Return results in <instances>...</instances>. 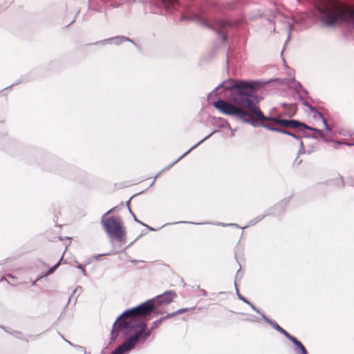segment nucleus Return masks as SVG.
I'll return each instance as SVG.
<instances>
[{
  "mask_svg": "<svg viewBox=\"0 0 354 354\" xmlns=\"http://www.w3.org/2000/svg\"><path fill=\"white\" fill-rule=\"evenodd\" d=\"M155 308L153 300L151 299L122 313L113 324L109 344L114 342L118 337L119 335L118 329H125L129 326V323L124 321V318H133L135 316L145 315L153 310Z\"/></svg>",
  "mask_w": 354,
  "mask_h": 354,
  "instance_id": "20e7f679",
  "label": "nucleus"
},
{
  "mask_svg": "<svg viewBox=\"0 0 354 354\" xmlns=\"http://www.w3.org/2000/svg\"><path fill=\"white\" fill-rule=\"evenodd\" d=\"M77 268L82 270L84 275H86V270L83 268V267L81 265H79Z\"/></svg>",
  "mask_w": 354,
  "mask_h": 354,
  "instance_id": "cd10ccee",
  "label": "nucleus"
},
{
  "mask_svg": "<svg viewBox=\"0 0 354 354\" xmlns=\"http://www.w3.org/2000/svg\"><path fill=\"white\" fill-rule=\"evenodd\" d=\"M193 20H196L201 26L209 27V24L205 19L201 16L196 15L194 17Z\"/></svg>",
  "mask_w": 354,
  "mask_h": 354,
  "instance_id": "4468645a",
  "label": "nucleus"
},
{
  "mask_svg": "<svg viewBox=\"0 0 354 354\" xmlns=\"http://www.w3.org/2000/svg\"><path fill=\"white\" fill-rule=\"evenodd\" d=\"M310 113L313 118L316 120H321L324 126V129L326 131L330 132L331 128L328 125L326 119L323 114L319 112L315 107H310Z\"/></svg>",
  "mask_w": 354,
  "mask_h": 354,
  "instance_id": "1a4fd4ad",
  "label": "nucleus"
},
{
  "mask_svg": "<svg viewBox=\"0 0 354 354\" xmlns=\"http://www.w3.org/2000/svg\"><path fill=\"white\" fill-rule=\"evenodd\" d=\"M136 326L139 330L130 336L122 344L115 348L111 354H123L132 350L140 338L146 340L153 331L151 328H147V324L144 322H138Z\"/></svg>",
  "mask_w": 354,
  "mask_h": 354,
  "instance_id": "423d86ee",
  "label": "nucleus"
},
{
  "mask_svg": "<svg viewBox=\"0 0 354 354\" xmlns=\"http://www.w3.org/2000/svg\"><path fill=\"white\" fill-rule=\"evenodd\" d=\"M263 218V216H261V218H259L258 219V221H257L255 223H257V222H258L259 221L261 220V218Z\"/></svg>",
  "mask_w": 354,
  "mask_h": 354,
  "instance_id": "72a5a7b5",
  "label": "nucleus"
},
{
  "mask_svg": "<svg viewBox=\"0 0 354 354\" xmlns=\"http://www.w3.org/2000/svg\"><path fill=\"white\" fill-rule=\"evenodd\" d=\"M302 127L306 129H309V130H311V131H315L316 130V128H313V127H309L308 125H306V124L303 123V125Z\"/></svg>",
  "mask_w": 354,
  "mask_h": 354,
  "instance_id": "b1692460",
  "label": "nucleus"
},
{
  "mask_svg": "<svg viewBox=\"0 0 354 354\" xmlns=\"http://www.w3.org/2000/svg\"><path fill=\"white\" fill-rule=\"evenodd\" d=\"M214 133V131L212 132L211 133H209L208 136H207L205 138H204L203 140H201V141H199L197 144H196L195 145H194L193 147H192L187 151H186L185 153H184L181 156H180L176 160H175L173 163H171L169 167H171L173 166L174 165H175L178 161H179L182 158H183L184 156H185L187 154H188L192 150H193L194 149H195L196 147H198L200 144H201L203 141H205V140L208 139L212 135H213V133Z\"/></svg>",
  "mask_w": 354,
  "mask_h": 354,
  "instance_id": "ddd939ff",
  "label": "nucleus"
},
{
  "mask_svg": "<svg viewBox=\"0 0 354 354\" xmlns=\"http://www.w3.org/2000/svg\"><path fill=\"white\" fill-rule=\"evenodd\" d=\"M288 339L295 346V351L297 354H308L304 345L296 337L291 335Z\"/></svg>",
  "mask_w": 354,
  "mask_h": 354,
  "instance_id": "9b49d317",
  "label": "nucleus"
},
{
  "mask_svg": "<svg viewBox=\"0 0 354 354\" xmlns=\"http://www.w3.org/2000/svg\"><path fill=\"white\" fill-rule=\"evenodd\" d=\"M65 341H66L68 344H69L70 345H71V346H74V347H75V348H78V349H80V350H81V351H84V350H85V348H84V347L81 346H74V345H73L71 342H69V341H68V340H66V339H65Z\"/></svg>",
  "mask_w": 354,
  "mask_h": 354,
  "instance_id": "5701e85b",
  "label": "nucleus"
},
{
  "mask_svg": "<svg viewBox=\"0 0 354 354\" xmlns=\"http://www.w3.org/2000/svg\"><path fill=\"white\" fill-rule=\"evenodd\" d=\"M234 285H235V287H236V293H237V296H238V297H239L241 300H242V301H243L244 302H245V303H247V304H248V301H247V300H246V299H245L242 295H241L239 293V292H238V289L236 288V283H234Z\"/></svg>",
  "mask_w": 354,
  "mask_h": 354,
  "instance_id": "4be33fe9",
  "label": "nucleus"
},
{
  "mask_svg": "<svg viewBox=\"0 0 354 354\" xmlns=\"http://www.w3.org/2000/svg\"><path fill=\"white\" fill-rule=\"evenodd\" d=\"M62 259V258H61L59 261L49 270L48 273H53L54 272V270L59 266Z\"/></svg>",
  "mask_w": 354,
  "mask_h": 354,
  "instance_id": "aec40b11",
  "label": "nucleus"
},
{
  "mask_svg": "<svg viewBox=\"0 0 354 354\" xmlns=\"http://www.w3.org/2000/svg\"><path fill=\"white\" fill-rule=\"evenodd\" d=\"M129 211L133 214L132 212L131 211V209L129 207Z\"/></svg>",
  "mask_w": 354,
  "mask_h": 354,
  "instance_id": "f704fd0d",
  "label": "nucleus"
},
{
  "mask_svg": "<svg viewBox=\"0 0 354 354\" xmlns=\"http://www.w3.org/2000/svg\"><path fill=\"white\" fill-rule=\"evenodd\" d=\"M176 4V0H158L151 2V10L155 14H162L169 6L174 8Z\"/></svg>",
  "mask_w": 354,
  "mask_h": 354,
  "instance_id": "0eeeda50",
  "label": "nucleus"
},
{
  "mask_svg": "<svg viewBox=\"0 0 354 354\" xmlns=\"http://www.w3.org/2000/svg\"><path fill=\"white\" fill-rule=\"evenodd\" d=\"M113 210V209H111L103 214L101 223L110 238H115L118 241L124 243L127 234L120 217L118 216L106 217Z\"/></svg>",
  "mask_w": 354,
  "mask_h": 354,
  "instance_id": "39448f33",
  "label": "nucleus"
},
{
  "mask_svg": "<svg viewBox=\"0 0 354 354\" xmlns=\"http://www.w3.org/2000/svg\"><path fill=\"white\" fill-rule=\"evenodd\" d=\"M221 225H223V226H225V225H233V226H236V227H238V225L236 224H224V223H221L220 224Z\"/></svg>",
  "mask_w": 354,
  "mask_h": 354,
  "instance_id": "c756f323",
  "label": "nucleus"
},
{
  "mask_svg": "<svg viewBox=\"0 0 354 354\" xmlns=\"http://www.w3.org/2000/svg\"><path fill=\"white\" fill-rule=\"evenodd\" d=\"M291 30H292V26H289L288 28V38H287L286 42H288L290 39Z\"/></svg>",
  "mask_w": 354,
  "mask_h": 354,
  "instance_id": "393cba45",
  "label": "nucleus"
},
{
  "mask_svg": "<svg viewBox=\"0 0 354 354\" xmlns=\"http://www.w3.org/2000/svg\"><path fill=\"white\" fill-rule=\"evenodd\" d=\"M274 131H276V132H279V133H283V134H286V135H289L296 139H298V137L296 136L295 134L292 133L291 132L287 131V130H285V129H280V128H276V129H274Z\"/></svg>",
  "mask_w": 354,
  "mask_h": 354,
  "instance_id": "dca6fc26",
  "label": "nucleus"
},
{
  "mask_svg": "<svg viewBox=\"0 0 354 354\" xmlns=\"http://www.w3.org/2000/svg\"><path fill=\"white\" fill-rule=\"evenodd\" d=\"M248 304L251 306V308H252L254 311H256L257 313H259V310H257V309L255 308V306H254V305H252V304L251 303H250L249 301H248Z\"/></svg>",
  "mask_w": 354,
  "mask_h": 354,
  "instance_id": "c85d7f7f",
  "label": "nucleus"
},
{
  "mask_svg": "<svg viewBox=\"0 0 354 354\" xmlns=\"http://www.w3.org/2000/svg\"><path fill=\"white\" fill-rule=\"evenodd\" d=\"M214 106L222 113L227 115L235 116L243 122L249 123L254 127L261 126L272 131H274V129H276L277 128L274 127L275 124H273L272 122H270V123H263V122L264 121L257 119L255 114H254V116L252 115V113L251 114L249 113L246 111L242 109V106L239 105L236 106L225 100H218L214 102Z\"/></svg>",
  "mask_w": 354,
  "mask_h": 354,
  "instance_id": "7ed1b4c3",
  "label": "nucleus"
},
{
  "mask_svg": "<svg viewBox=\"0 0 354 354\" xmlns=\"http://www.w3.org/2000/svg\"><path fill=\"white\" fill-rule=\"evenodd\" d=\"M124 41H131L130 39H129L127 37H112V38H110V39L104 40L103 41V43H104V44H115V45H118V44H121Z\"/></svg>",
  "mask_w": 354,
  "mask_h": 354,
  "instance_id": "f8f14e48",
  "label": "nucleus"
},
{
  "mask_svg": "<svg viewBox=\"0 0 354 354\" xmlns=\"http://www.w3.org/2000/svg\"><path fill=\"white\" fill-rule=\"evenodd\" d=\"M317 133V136L324 139V132L323 131L320 130V129H316V130L315 131Z\"/></svg>",
  "mask_w": 354,
  "mask_h": 354,
  "instance_id": "412c9836",
  "label": "nucleus"
},
{
  "mask_svg": "<svg viewBox=\"0 0 354 354\" xmlns=\"http://www.w3.org/2000/svg\"><path fill=\"white\" fill-rule=\"evenodd\" d=\"M167 316L164 317H162L158 320H156L154 321L153 323H152V326H151V329L152 330H154L155 328H156L162 322V320L167 319Z\"/></svg>",
  "mask_w": 354,
  "mask_h": 354,
  "instance_id": "a211bd4d",
  "label": "nucleus"
},
{
  "mask_svg": "<svg viewBox=\"0 0 354 354\" xmlns=\"http://www.w3.org/2000/svg\"><path fill=\"white\" fill-rule=\"evenodd\" d=\"M133 216L134 220H135L136 222H138V223H140V224H142V225H143L146 226V225H145V224H143L142 223H141V222L138 221L137 220V218H136V217L135 216V215H134V214H133Z\"/></svg>",
  "mask_w": 354,
  "mask_h": 354,
  "instance_id": "7c9ffc66",
  "label": "nucleus"
},
{
  "mask_svg": "<svg viewBox=\"0 0 354 354\" xmlns=\"http://www.w3.org/2000/svg\"><path fill=\"white\" fill-rule=\"evenodd\" d=\"M254 82L238 80L230 87L229 100L236 105L248 109L250 113L255 114L259 120L272 122L273 124L289 128L290 120L269 118L263 115L258 106L257 97L254 94Z\"/></svg>",
  "mask_w": 354,
  "mask_h": 354,
  "instance_id": "f257e3e1",
  "label": "nucleus"
},
{
  "mask_svg": "<svg viewBox=\"0 0 354 354\" xmlns=\"http://www.w3.org/2000/svg\"><path fill=\"white\" fill-rule=\"evenodd\" d=\"M302 125L303 123L296 120H290L289 121V128H298L302 127Z\"/></svg>",
  "mask_w": 354,
  "mask_h": 354,
  "instance_id": "2eb2a0df",
  "label": "nucleus"
},
{
  "mask_svg": "<svg viewBox=\"0 0 354 354\" xmlns=\"http://www.w3.org/2000/svg\"><path fill=\"white\" fill-rule=\"evenodd\" d=\"M264 320L270 324L275 330H277L278 332L283 335L289 339V337L291 336L287 331H286L283 328H282L277 323L275 322H273L268 319L267 317H266L263 314H261Z\"/></svg>",
  "mask_w": 354,
  "mask_h": 354,
  "instance_id": "9d476101",
  "label": "nucleus"
},
{
  "mask_svg": "<svg viewBox=\"0 0 354 354\" xmlns=\"http://www.w3.org/2000/svg\"><path fill=\"white\" fill-rule=\"evenodd\" d=\"M302 103H303V104H304V106H307V107L309 109V110H310V107H313V106H311V105H310V104L307 101L304 100V101L302 102Z\"/></svg>",
  "mask_w": 354,
  "mask_h": 354,
  "instance_id": "a878e982",
  "label": "nucleus"
},
{
  "mask_svg": "<svg viewBox=\"0 0 354 354\" xmlns=\"http://www.w3.org/2000/svg\"><path fill=\"white\" fill-rule=\"evenodd\" d=\"M106 254H99V255H97V256H95V258L97 260L100 256L106 255Z\"/></svg>",
  "mask_w": 354,
  "mask_h": 354,
  "instance_id": "2f4dec72",
  "label": "nucleus"
},
{
  "mask_svg": "<svg viewBox=\"0 0 354 354\" xmlns=\"http://www.w3.org/2000/svg\"><path fill=\"white\" fill-rule=\"evenodd\" d=\"M176 296V294L171 291H167L165 293L156 296L155 298H153V304L155 307L157 306H161L165 304H168L170 303Z\"/></svg>",
  "mask_w": 354,
  "mask_h": 354,
  "instance_id": "6e6552de",
  "label": "nucleus"
},
{
  "mask_svg": "<svg viewBox=\"0 0 354 354\" xmlns=\"http://www.w3.org/2000/svg\"><path fill=\"white\" fill-rule=\"evenodd\" d=\"M318 11L321 21L327 26L345 22L354 27V7L346 6L335 0H323Z\"/></svg>",
  "mask_w": 354,
  "mask_h": 354,
  "instance_id": "f03ea898",
  "label": "nucleus"
},
{
  "mask_svg": "<svg viewBox=\"0 0 354 354\" xmlns=\"http://www.w3.org/2000/svg\"><path fill=\"white\" fill-rule=\"evenodd\" d=\"M221 86H222V85L221 84V85H219V86H216V88L215 89H216V90H217V89H218V88H219L220 87H221Z\"/></svg>",
  "mask_w": 354,
  "mask_h": 354,
  "instance_id": "473e14b6",
  "label": "nucleus"
},
{
  "mask_svg": "<svg viewBox=\"0 0 354 354\" xmlns=\"http://www.w3.org/2000/svg\"><path fill=\"white\" fill-rule=\"evenodd\" d=\"M199 292H200V295H202V296H204V297L207 295V292L205 290H203V289H201L199 290Z\"/></svg>",
  "mask_w": 354,
  "mask_h": 354,
  "instance_id": "bb28decb",
  "label": "nucleus"
},
{
  "mask_svg": "<svg viewBox=\"0 0 354 354\" xmlns=\"http://www.w3.org/2000/svg\"><path fill=\"white\" fill-rule=\"evenodd\" d=\"M221 26L223 27V29L221 30H220L218 33L220 35V37L222 38L223 40H225L226 37H225V34H224L225 26H224V25L223 24H221Z\"/></svg>",
  "mask_w": 354,
  "mask_h": 354,
  "instance_id": "6ab92c4d",
  "label": "nucleus"
},
{
  "mask_svg": "<svg viewBox=\"0 0 354 354\" xmlns=\"http://www.w3.org/2000/svg\"><path fill=\"white\" fill-rule=\"evenodd\" d=\"M189 310V308H180L178 309V310H176V312L173 313H170V314H168L167 315V317H173L176 315H178V314H181V313H186Z\"/></svg>",
  "mask_w": 354,
  "mask_h": 354,
  "instance_id": "f3484780",
  "label": "nucleus"
}]
</instances>
